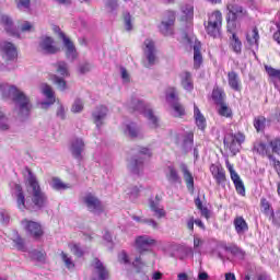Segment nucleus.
<instances>
[{
  "label": "nucleus",
  "instance_id": "obj_1",
  "mask_svg": "<svg viewBox=\"0 0 280 280\" xmlns=\"http://www.w3.org/2000/svg\"><path fill=\"white\" fill-rule=\"evenodd\" d=\"M0 91L3 97H10L14 102V104L20 108V115L22 117H27L30 115V110H32V103H30V98L25 96V93L21 92V90L16 89L14 85H1Z\"/></svg>",
  "mask_w": 280,
  "mask_h": 280
},
{
  "label": "nucleus",
  "instance_id": "obj_2",
  "mask_svg": "<svg viewBox=\"0 0 280 280\" xmlns=\"http://www.w3.org/2000/svg\"><path fill=\"white\" fill-rule=\"evenodd\" d=\"M27 180L32 189V202L35 205V207H45V205H47V195L43 192L40 185L38 184V179H36V176L32 174V172H28Z\"/></svg>",
  "mask_w": 280,
  "mask_h": 280
},
{
  "label": "nucleus",
  "instance_id": "obj_3",
  "mask_svg": "<svg viewBox=\"0 0 280 280\" xmlns=\"http://www.w3.org/2000/svg\"><path fill=\"white\" fill-rule=\"evenodd\" d=\"M142 156H152V150L148 148H141L139 155L133 156L129 161V170L131 174H135L136 176H141L143 174V158Z\"/></svg>",
  "mask_w": 280,
  "mask_h": 280
},
{
  "label": "nucleus",
  "instance_id": "obj_4",
  "mask_svg": "<svg viewBox=\"0 0 280 280\" xmlns=\"http://www.w3.org/2000/svg\"><path fill=\"white\" fill-rule=\"evenodd\" d=\"M207 34L213 36V38L220 36V30L222 27V12L214 11L208 15V23L205 24Z\"/></svg>",
  "mask_w": 280,
  "mask_h": 280
},
{
  "label": "nucleus",
  "instance_id": "obj_5",
  "mask_svg": "<svg viewBox=\"0 0 280 280\" xmlns=\"http://www.w3.org/2000/svg\"><path fill=\"white\" fill-rule=\"evenodd\" d=\"M129 108L137 110L141 115H144V117H147L149 119V121H151V124L153 125V128H156V126H159V118H156V116H154L152 108H150V106L145 105V103H143L137 98H133L129 103Z\"/></svg>",
  "mask_w": 280,
  "mask_h": 280
},
{
  "label": "nucleus",
  "instance_id": "obj_6",
  "mask_svg": "<svg viewBox=\"0 0 280 280\" xmlns=\"http://www.w3.org/2000/svg\"><path fill=\"white\" fill-rule=\"evenodd\" d=\"M176 21V14L174 11H167L159 26L161 34L164 36H172L174 34V23Z\"/></svg>",
  "mask_w": 280,
  "mask_h": 280
},
{
  "label": "nucleus",
  "instance_id": "obj_7",
  "mask_svg": "<svg viewBox=\"0 0 280 280\" xmlns=\"http://www.w3.org/2000/svg\"><path fill=\"white\" fill-rule=\"evenodd\" d=\"M228 16H232L234 19H246L248 16V11L242 7L240 0H230L226 4Z\"/></svg>",
  "mask_w": 280,
  "mask_h": 280
},
{
  "label": "nucleus",
  "instance_id": "obj_8",
  "mask_svg": "<svg viewBox=\"0 0 280 280\" xmlns=\"http://www.w3.org/2000/svg\"><path fill=\"white\" fill-rule=\"evenodd\" d=\"M135 244L140 255H143V253L152 250V246H156V240L150 235H140L136 237Z\"/></svg>",
  "mask_w": 280,
  "mask_h": 280
},
{
  "label": "nucleus",
  "instance_id": "obj_9",
  "mask_svg": "<svg viewBox=\"0 0 280 280\" xmlns=\"http://www.w3.org/2000/svg\"><path fill=\"white\" fill-rule=\"evenodd\" d=\"M244 141H246V136L238 132V133H232L228 138H225L224 144L229 147V149L233 154H237Z\"/></svg>",
  "mask_w": 280,
  "mask_h": 280
},
{
  "label": "nucleus",
  "instance_id": "obj_10",
  "mask_svg": "<svg viewBox=\"0 0 280 280\" xmlns=\"http://www.w3.org/2000/svg\"><path fill=\"white\" fill-rule=\"evenodd\" d=\"M225 165L230 172L231 180L233 182L237 194H240V196H246V188L244 187V182H242L240 174L235 172V168H233V165L231 162L226 161Z\"/></svg>",
  "mask_w": 280,
  "mask_h": 280
},
{
  "label": "nucleus",
  "instance_id": "obj_11",
  "mask_svg": "<svg viewBox=\"0 0 280 280\" xmlns=\"http://www.w3.org/2000/svg\"><path fill=\"white\" fill-rule=\"evenodd\" d=\"M0 51L2 54V58L7 61L16 60L19 56V52L16 51V46L8 40H3L0 43Z\"/></svg>",
  "mask_w": 280,
  "mask_h": 280
},
{
  "label": "nucleus",
  "instance_id": "obj_12",
  "mask_svg": "<svg viewBox=\"0 0 280 280\" xmlns=\"http://www.w3.org/2000/svg\"><path fill=\"white\" fill-rule=\"evenodd\" d=\"M144 56L149 62V67L156 65V48L152 39H147L143 47Z\"/></svg>",
  "mask_w": 280,
  "mask_h": 280
},
{
  "label": "nucleus",
  "instance_id": "obj_13",
  "mask_svg": "<svg viewBox=\"0 0 280 280\" xmlns=\"http://www.w3.org/2000/svg\"><path fill=\"white\" fill-rule=\"evenodd\" d=\"M39 49L43 51V54H58V51H60V48L54 45V38L48 36L40 38Z\"/></svg>",
  "mask_w": 280,
  "mask_h": 280
},
{
  "label": "nucleus",
  "instance_id": "obj_14",
  "mask_svg": "<svg viewBox=\"0 0 280 280\" xmlns=\"http://www.w3.org/2000/svg\"><path fill=\"white\" fill-rule=\"evenodd\" d=\"M93 268H94V275H95L93 280L108 279V269H106V267L100 259H97V258L94 259Z\"/></svg>",
  "mask_w": 280,
  "mask_h": 280
},
{
  "label": "nucleus",
  "instance_id": "obj_15",
  "mask_svg": "<svg viewBox=\"0 0 280 280\" xmlns=\"http://www.w3.org/2000/svg\"><path fill=\"white\" fill-rule=\"evenodd\" d=\"M60 36L66 47V56L68 60H75L78 58V50H75V45H73V42H71V39L65 35V33H60Z\"/></svg>",
  "mask_w": 280,
  "mask_h": 280
},
{
  "label": "nucleus",
  "instance_id": "obj_16",
  "mask_svg": "<svg viewBox=\"0 0 280 280\" xmlns=\"http://www.w3.org/2000/svg\"><path fill=\"white\" fill-rule=\"evenodd\" d=\"M70 152L74 159H78V161H81L82 153L84 152V140L80 138H75L71 141L70 145Z\"/></svg>",
  "mask_w": 280,
  "mask_h": 280
},
{
  "label": "nucleus",
  "instance_id": "obj_17",
  "mask_svg": "<svg viewBox=\"0 0 280 280\" xmlns=\"http://www.w3.org/2000/svg\"><path fill=\"white\" fill-rule=\"evenodd\" d=\"M106 115H108V108L106 106L96 107V110H94L92 114L96 128H102L104 125V119H106Z\"/></svg>",
  "mask_w": 280,
  "mask_h": 280
},
{
  "label": "nucleus",
  "instance_id": "obj_18",
  "mask_svg": "<svg viewBox=\"0 0 280 280\" xmlns=\"http://www.w3.org/2000/svg\"><path fill=\"white\" fill-rule=\"evenodd\" d=\"M25 229L27 233H30V235L35 240L43 237L44 232L40 223L34 221H26Z\"/></svg>",
  "mask_w": 280,
  "mask_h": 280
},
{
  "label": "nucleus",
  "instance_id": "obj_19",
  "mask_svg": "<svg viewBox=\"0 0 280 280\" xmlns=\"http://www.w3.org/2000/svg\"><path fill=\"white\" fill-rule=\"evenodd\" d=\"M210 172L215 179L217 185H224L226 183V173L222 166L212 164L210 166Z\"/></svg>",
  "mask_w": 280,
  "mask_h": 280
},
{
  "label": "nucleus",
  "instance_id": "obj_20",
  "mask_svg": "<svg viewBox=\"0 0 280 280\" xmlns=\"http://www.w3.org/2000/svg\"><path fill=\"white\" fill-rule=\"evenodd\" d=\"M228 84L232 91L236 93L242 92V80H240V75L235 71L228 72Z\"/></svg>",
  "mask_w": 280,
  "mask_h": 280
},
{
  "label": "nucleus",
  "instance_id": "obj_21",
  "mask_svg": "<svg viewBox=\"0 0 280 280\" xmlns=\"http://www.w3.org/2000/svg\"><path fill=\"white\" fill-rule=\"evenodd\" d=\"M179 170L184 176L187 189H189V191H194V175L191 174V172H189L187 164L182 163L179 165Z\"/></svg>",
  "mask_w": 280,
  "mask_h": 280
},
{
  "label": "nucleus",
  "instance_id": "obj_22",
  "mask_svg": "<svg viewBox=\"0 0 280 280\" xmlns=\"http://www.w3.org/2000/svg\"><path fill=\"white\" fill-rule=\"evenodd\" d=\"M83 202L89 209H102V201L92 192H88L83 197Z\"/></svg>",
  "mask_w": 280,
  "mask_h": 280
},
{
  "label": "nucleus",
  "instance_id": "obj_23",
  "mask_svg": "<svg viewBox=\"0 0 280 280\" xmlns=\"http://www.w3.org/2000/svg\"><path fill=\"white\" fill-rule=\"evenodd\" d=\"M42 93L47 97L48 102L42 103V108H47L51 104L56 103V97L54 96V90L47 84H42Z\"/></svg>",
  "mask_w": 280,
  "mask_h": 280
},
{
  "label": "nucleus",
  "instance_id": "obj_24",
  "mask_svg": "<svg viewBox=\"0 0 280 280\" xmlns=\"http://www.w3.org/2000/svg\"><path fill=\"white\" fill-rule=\"evenodd\" d=\"M202 246H205V240L200 238V236H194V248H186V254L194 257V253L197 255H202Z\"/></svg>",
  "mask_w": 280,
  "mask_h": 280
},
{
  "label": "nucleus",
  "instance_id": "obj_25",
  "mask_svg": "<svg viewBox=\"0 0 280 280\" xmlns=\"http://www.w3.org/2000/svg\"><path fill=\"white\" fill-rule=\"evenodd\" d=\"M1 24L3 25L8 34H11V36H19V31L14 28V25L12 24V20L8 15H2Z\"/></svg>",
  "mask_w": 280,
  "mask_h": 280
},
{
  "label": "nucleus",
  "instance_id": "obj_26",
  "mask_svg": "<svg viewBox=\"0 0 280 280\" xmlns=\"http://www.w3.org/2000/svg\"><path fill=\"white\" fill-rule=\"evenodd\" d=\"M194 115H195L196 125L198 126V129L205 130L207 126V119H205V116L202 115V113H200V108H198L196 104L194 105Z\"/></svg>",
  "mask_w": 280,
  "mask_h": 280
},
{
  "label": "nucleus",
  "instance_id": "obj_27",
  "mask_svg": "<svg viewBox=\"0 0 280 280\" xmlns=\"http://www.w3.org/2000/svg\"><path fill=\"white\" fill-rule=\"evenodd\" d=\"M212 100L217 105L223 104L224 100H226V94L224 93V90L222 88L214 86L212 90Z\"/></svg>",
  "mask_w": 280,
  "mask_h": 280
},
{
  "label": "nucleus",
  "instance_id": "obj_28",
  "mask_svg": "<svg viewBox=\"0 0 280 280\" xmlns=\"http://www.w3.org/2000/svg\"><path fill=\"white\" fill-rule=\"evenodd\" d=\"M182 86L185 91H194V80L191 79V73L183 72L180 74Z\"/></svg>",
  "mask_w": 280,
  "mask_h": 280
},
{
  "label": "nucleus",
  "instance_id": "obj_29",
  "mask_svg": "<svg viewBox=\"0 0 280 280\" xmlns=\"http://www.w3.org/2000/svg\"><path fill=\"white\" fill-rule=\"evenodd\" d=\"M234 226L238 235H242V233H246V231H248V223H246V220H244L242 217H236L234 219Z\"/></svg>",
  "mask_w": 280,
  "mask_h": 280
},
{
  "label": "nucleus",
  "instance_id": "obj_30",
  "mask_svg": "<svg viewBox=\"0 0 280 280\" xmlns=\"http://www.w3.org/2000/svg\"><path fill=\"white\" fill-rule=\"evenodd\" d=\"M201 45L200 43H196L194 45V67L195 69H200L202 65V54L200 52Z\"/></svg>",
  "mask_w": 280,
  "mask_h": 280
},
{
  "label": "nucleus",
  "instance_id": "obj_31",
  "mask_svg": "<svg viewBox=\"0 0 280 280\" xmlns=\"http://www.w3.org/2000/svg\"><path fill=\"white\" fill-rule=\"evenodd\" d=\"M224 249L228 250V253H231L232 255H234V257H237L238 259H244L246 255V252L240 248L235 244L228 245L224 247Z\"/></svg>",
  "mask_w": 280,
  "mask_h": 280
},
{
  "label": "nucleus",
  "instance_id": "obj_32",
  "mask_svg": "<svg viewBox=\"0 0 280 280\" xmlns=\"http://www.w3.org/2000/svg\"><path fill=\"white\" fill-rule=\"evenodd\" d=\"M166 178L168 183H171V185H176V183H180V175H178V171H176L174 166H168Z\"/></svg>",
  "mask_w": 280,
  "mask_h": 280
},
{
  "label": "nucleus",
  "instance_id": "obj_33",
  "mask_svg": "<svg viewBox=\"0 0 280 280\" xmlns=\"http://www.w3.org/2000/svg\"><path fill=\"white\" fill-rule=\"evenodd\" d=\"M50 186L52 187V189H56L57 191H65V189H71L70 184L63 183L58 177H52Z\"/></svg>",
  "mask_w": 280,
  "mask_h": 280
},
{
  "label": "nucleus",
  "instance_id": "obj_34",
  "mask_svg": "<svg viewBox=\"0 0 280 280\" xmlns=\"http://www.w3.org/2000/svg\"><path fill=\"white\" fill-rule=\"evenodd\" d=\"M246 40L249 45H259V31L254 27L252 31L247 32Z\"/></svg>",
  "mask_w": 280,
  "mask_h": 280
},
{
  "label": "nucleus",
  "instance_id": "obj_35",
  "mask_svg": "<svg viewBox=\"0 0 280 280\" xmlns=\"http://www.w3.org/2000/svg\"><path fill=\"white\" fill-rule=\"evenodd\" d=\"M254 150L257 151V153L261 156H268L269 159H272V155L270 154V149L264 142L256 143L254 145Z\"/></svg>",
  "mask_w": 280,
  "mask_h": 280
},
{
  "label": "nucleus",
  "instance_id": "obj_36",
  "mask_svg": "<svg viewBox=\"0 0 280 280\" xmlns=\"http://www.w3.org/2000/svg\"><path fill=\"white\" fill-rule=\"evenodd\" d=\"M60 257L68 270H73L75 268V262L73 261V258L69 256V254L61 252Z\"/></svg>",
  "mask_w": 280,
  "mask_h": 280
},
{
  "label": "nucleus",
  "instance_id": "obj_37",
  "mask_svg": "<svg viewBox=\"0 0 280 280\" xmlns=\"http://www.w3.org/2000/svg\"><path fill=\"white\" fill-rule=\"evenodd\" d=\"M166 102L171 105L178 102V92L176 91V88H168L166 90Z\"/></svg>",
  "mask_w": 280,
  "mask_h": 280
},
{
  "label": "nucleus",
  "instance_id": "obj_38",
  "mask_svg": "<svg viewBox=\"0 0 280 280\" xmlns=\"http://www.w3.org/2000/svg\"><path fill=\"white\" fill-rule=\"evenodd\" d=\"M182 12H183V19L185 21H189L194 19V4H185L182 7Z\"/></svg>",
  "mask_w": 280,
  "mask_h": 280
},
{
  "label": "nucleus",
  "instance_id": "obj_39",
  "mask_svg": "<svg viewBox=\"0 0 280 280\" xmlns=\"http://www.w3.org/2000/svg\"><path fill=\"white\" fill-rule=\"evenodd\" d=\"M254 127L257 130V132H264L266 129V117L258 116L254 119Z\"/></svg>",
  "mask_w": 280,
  "mask_h": 280
},
{
  "label": "nucleus",
  "instance_id": "obj_40",
  "mask_svg": "<svg viewBox=\"0 0 280 280\" xmlns=\"http://www.w3.org/2000/svg\"><path fill=\"white\" fill-rule=\"evenodd\" d=\"M218 113L221 117H233V110L226 105V103L219 104Z\"/></svg>",
  "mask_w": 280,
  "mask_h": 280
},
{
  "label": "nucleus",
  "instance_id": "obj_41",
  "mask_svg": "<svg viewBox=\"0 0 280 280\" xmlns=\"http://www.w3.org/2000/svg\"><path fill=\"white\" fill-rule=\"evenodd\" d=\"M57 72L63 78H69V66L65 61H58L56 65Z\"/></svg>",
  "mask_w": 280,
  "mask_h": 280
},
{
  "label": "nucleus",
  "instance_id": "obj_42",
  "mask_svg": "<svg viewBox=\"0 0 280 280\" xmlns=\"http://www.w3.org/2000/svg\"><path fill=\"white\" fill-rule=\"evenodd\" d=\"M231 47L235 54H242V42L235 33L232 34Z\"/></svg>",
  "mask_w": 280,
  "mask_h": 280
},
{
  "label": "nucleus",
  "instance_id": "obj_43",
  "mask_svg": "<svg viewBox=\"0 0 280 280\" xmlns=\"http://www.w3.org/2000/svg\"><path fill=\"white\" fill-rule=\"evenodd\" d=\"M149 205L152 211H163V206H161V197H159V195H156L154 199H150Z\"/></svg>",
  "mask_w": 280,
  "mask_h": 280
},
{
  "label": "nucleus",
  "instance_id": "obj_44",
  "mask_svg": "<svg viewBox=\"0 0 280 280\" xmlns=\"http://www.w3.org/2000/svg\"><path fill=\"white\" fill-rule=\"evenodd\" d=\"M174 113H175V117H185V107L183 106V104H180L178 101L171 104Z\"/></svg>",
  "mask_w": 280,
  "mask_h": 280
},
{
  "label": "nucleus",
  "instance_id": "obj_45",
  "mask_svg": "<svg viewBox=\"0 0 280 280\" xmlns=\"http://www.w3.org/2000/svg\"><path fill=\"white\" fill-rule=\"evenodd\" d=\"M143 254L139 253V256H136L133 260H131V265L133 268L137 270H141L142 268L145 267V261H143Z\"/></svg>",
  "mask_w": 280,
  "mask_h": 280
},
{
  "label": "nucleus",
  "instance_id": "obj_46",
  "mask_svg": "<svg viewBox=\"0 0 280 280\" xmlns=\"http://www.w3.org/2000/svg\"><path fill=\"white\" fill-rule=\"evenodd\" d=\"M16 201L19 209H27L25 207V195H23V189H21L20 186H18Z\"/></svg>",
  "mask_w": 280,
  "mask_h": 280
},
{
  "label": "nucleus",
  "instance_id": "obj_47",
  "mask_svg": "<svg viewBox=\"0 0 280 280\" xmlns=\"http://www.w3.org/2000/svg\"><path fill=\"white\" fill-rule=\"evenodd\" d=\"M136 222H142L143 224H149V226H152L153 229H159V223H156L152 219H142L141 217L133 215L132 217Z\"/></svg>",
  "mask_w": 280,
  "mask_h": 280
},
{
  "label": "nucleus",
  "instance_id": "obj_48",
  "mask_svg": "<svg viewBox=\"0 0 280 280\" xmlns=\"http://www.w3.org/2000/svg\"><path fill=\"white\" fill-rule=\"evenodd\" d=\"M127 132L131 139H137V137H139V128H137V125L133 122L127 125Z\"/></svg>",
  "mask_w": 280,
  "mask_h": 280
},
{
  "label": "nucleus",
  "instance_id": "obj_49",
  "mask_svg": "<svg viewBox=\"0 0 280 280\" xmlns=\"http://www.w3.org/2000/svg\"><path fill=\"white\" fill-rule=\"evenodd\" d=\"M266 71L271 80H278V82H280V70L272 67H266Z\"/></svg>",
  "mask_w": 280,
  "mask_h": 280
},
{
  "label": "nucleus",
  "instance_id": "obj_50",
  "mask_svg": "<svg viewBox=\"0 0 280 280\" xmlns=\"http://www.w3.org/2000/svg\"><path fill=\"white\" fill-rule=\"evenodd\" d=\"M118 261L119 264H125V266H130L132 260L130 259L128 254L125 250H122L118 254Z\"/></svg>",
  "mask_w": 280,
  "mask_h": 280
},
{
  "label": "nucleus",
  "instance_id": "obj_51",
  "mask_svg": "<svg viewBox=\"0 0 280 280\" xmlns=\"http://www.w3.org/2000/svg\"><path fill=\"white\" fill-rule=\"evenodd\" d=\"M0 130H10V121L2 112H0Z\"/></svg>",
  "mask_w": 280,
  "mask_h": 280
},
{
  "label": "nucleus",
  "instance_id": "obj_52",
  "mask_svg": "<svg viewBox=\"0 0 280 280\" xmlns=\"http://www.w3.org/2000/svg\"><path fill=\"white\" fill-rule=\"evenodd\" d=\"M226 21H228V32L233 33L235 27H237V21H241V20L234 19L231 15H228Z\"/></svg>",
  "mask_w": 280,
  "mask_h": 280
},
{
  "label": "nucleus",
  "instance_id": "obj_53",
  "mask_svg": "<svg viewBox=\"0 0 280 280\" xmlns=\"http://www.w3.org/2000/svg\"><path fill=\"white\" fill-rule=\"evenodd\" d=\"M72 113H82L84 110V103L80 98H77L71 107Z\"/></svg>",
  "mask_w": 280,
  "mask_h": 280
},
{
  "label": "nucleus",
  "instance_id": "obj_54",
  "mask_svg": "<svg viewBox=\"0 0 280 280\" xmlns=\"http://www.w3.org/2000/svg\"><path fill=\"white\" fill-rule=\"evenodd\" d=\"M52 82L58 85L60 91H65L67 89V81L58 75H52Z\"/></svg>",
  "mask_w": 280,
  "mask_h": 280
},
{
  "label": "nucleus",
  "instance_id": "obj_55",
  "mask_svg": "<svg viewBox=\"0 0 280 280\" xmlns=\"http://www.w3.org/2000/svg\"><path fill=\"white\" fill-rule=\"evenodd\" d=\"M139 188L137 186H132L130 188H128L127 194L130 198V200H137V198H139Z\"/></svg>",
  "mask_w": 280,
  "mask_h": 280
},
{
  "label": "nucleus",
  "instance_id": "obj_56",
  "mask_svg": "<svg viewBox=\"0 0 280 280\" xmlns=\"http://www.w3.org/2000/svg\"><path fill=\"white\" fill-rule=\"evenodd\" d=\"M70 250L75 255V257H82L84 255L82 247L78 244L70 245Z\"/></svg>",
  "mask_w": 280,
  "mask_h": 280
},
{
  "label": "nucleus",
  "instance_id": "obj_57",
  "mask_svg": "<svg viewBox=\"0 0 280 280\" xmlns=\"http://www.w3.org/2000/svg\"><path fill=\"white\" fill-rule=\"evenodd\" d=\"M270 148L276 154H280V139H275L270 141Z\"/></svg>",
  "mask_w": 280,
  "mask_h": 280
},
{
  "label": "nucleus",
  "instance_id": "obj_58",
  "mask_svg": "<svg viewBox=\"0 0 280 280\" xmlns=\"http://www.w3.org/2000/svg\"><path fill=\"white\" fill-rule=\"evenodd\" d=\"M21 32H34V25L32 23L25 21L20 25Z\"/></svg>",
  "mask_w": 280,
  "mask_h": 280
},
{
  "label": "nucleus",
  "instance_id": "obj_59",
  "mask_svg": "<svg viewBox=\"0 0 280 280\" xmlns=\"http://www.w3.org/2000/svg\"><path fill=\"white\" fill-rule=\"evenodd\" d=\"M124 21H125V27L127 32H130V30H132V20H131L130 13H127L124 15Z\"/></svg>",
  "mask_w": 280,
  "mask_h": 280
},
{
  "label": "nucleus",
  "instance_id": "obj_60",
  "mask_svg": "<svg viewBox=\"0 0 280 280\" xmlns=\"http://www.w3.org/2000/svg\"><path fill=\"white\" fill-rule=\"evenodd\" d=\"M19 10H28L30 0H16Z\"/></svg>",
  "mask_w": 280,
  "mask_h": 280
},
{
  "label": "nucleus",
  "instance_id": "obj_61",
  "mask_svg": "<svg viewBox=\"0 0 280 280\" xmlns=\"http://www.w3.org/2000/svg\"><path fill=\"white\" fill-rule=\"evenodd\" d=\"M0 222L4 225L10 224V214L8 212H0Z\"/></svg>",
  "mask_w": 280,
  "mask_h": 280
},
{
  "label": "nucleus",
  "instance_id": "obj_62",
  "mask_svg": "<svg viewBox=\"0 0 280 280\" xmlns=\"http://www.w3.org/2000/svg\"><path fill=\"white\" fill-rule=\"evenodd\" d=\"M270 220L273 224H280V211H272L270 214Z\"/></svg>",
  "mask_w": 280,
  "mask_h": 280
},
{
  "label": "nucleus",
  "instance_id": "obj_63",
  "mask_svg": "<svg viewBox=\"0 0 280 280\" xmlns=\"http://www.w3.org/2000/svg\"><path fill=\"white\" fill-rule=\"evenodd\" d=\"M14 244H15L18 250H25V244L23 242V238H21V237L15 238Z\"/></svg>",
  "mask_w": 280,
  "mask_h": 280
},
{
  "label": "nucleus",
  "instance_id": "obj_64",
  "mask_svg": "<svg viewBox=\"0 0 280 280\" xmlns=\"http://www.w3.org/2000/svg\"><path fill=\"white\" fill-rule=\"evenodd\" d=\"M105 5L113 12L117 8V1L116 0H105Z\"/></svg>",
  "mask_w": 280,
  "mask_h": 280
}]
</instances>
